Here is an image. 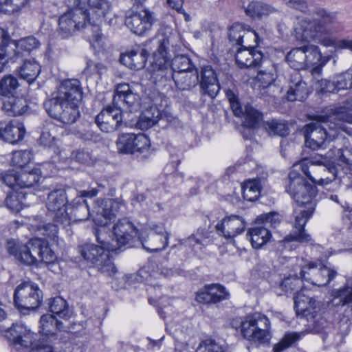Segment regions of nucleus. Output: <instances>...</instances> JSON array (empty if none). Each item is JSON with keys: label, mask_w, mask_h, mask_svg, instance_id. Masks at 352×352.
<instances>
[{"label": "nucleus", "mask_w": 352, "mask_h": 352, "mask_svg": "<svg viewBox=\"0 0 352 352\" xmlns=\"http://www.w3.org/2000/svg\"><path fill=\"white\" fill-rule=\"evenodd\" d=\"M301 169L313 183L318 185H327L337 177L336 168H327L322 166L311 164L310 166L305 161L293 165L288 179L287 191L296 203L294 210V230L285 240L287 241H296L300 243L311 242V237L305 231L304 227L307 221L311 217L316 207L314 198L316 195V188L308 184L305 178L298 172Z\"/></svg>", "instance_id": "obj_1"}, {"label": "nucleus", "mask_w": 352, "mask_h": 352, "mask_svg": "<svg viewBox=\"0 0 352 352\" xmlns=\"http://www.w3.org/2000/svg\"><path fill=\"white\" fill-rule=\"evenodd\" d=\"M162 31L158 36L157 49L153 53L148 68L151 78L157 82L171 77L179 89L190 90L198 84L199 72L196 68L184 72L172 74L169 69L168 51L170 45H177L176 41L179 39V34L167 27Z\"/></svg>", "instance_id": "obj_2"}, {"label": "nucleus", "mask_w": 352, "mask_h": 352, "mask_svg": "<svg viewBox=\"0 0 352 352\" xmlns=\"http://www.w3.org/2000/svg\"><path fill=\"white\" fill-rule=\"evenodd\" d=\"M6 248L16 261L26 265H36L38 262L50 264L56 259L48 243L39 238L32 239L27 243L10 239L7 241Z\"/></svg>", "instance_id": "obj_3"}, {"label": "nucleus", "mask_w": 352, "mask_h": 352, "mask_svg": "<svg viewBox=\"0 0 352 352\" xmlns=\"http://www.w3.org/2000/svg\"><path fill=\"white\" fill-rule=\"evenodd\" d=\"M87 11L81 8L72 9L61 15L58 20V33L62 38H67L80 28H85L89 35L90 43L95 46V43L99 44L102 41L100 25L102 21L96 22Z\"/></svg>", "instance_id": "obj_4"}, {"label": "nucleus", "mask_w": 352, "mask_h": 352, "mask_svg": "<svg viewBox=\"0 0 352 352\" xmlns=\"http://www.w3.org/2000/svg\"><path fill=\"white\" fill-rule=\"evenodd\" d=\"M343 122H352V116L347 114L343 107L331 115L318 116L305 126L306 146L314 150L323 147L328 135L326 126L330 129H344Z\"/></svg>", "instance_id": "obj_5"}, {"label": "nucleus", "mask_w": 352, "mask_h": 352, "mask_svg": "<svg viewBox=\"0 0 352 352\" xmlns=\"http://www.w3.org/2000/svg\"><path fill=\"white\" fill-rule=\"evenodd\" d=\"M95 236L98 245L87 243L78 246V251L85 261L94 265L102 273L112 276L116 274V268L109 256V252L113 250L107 248L109 232L107 228L99 227L95 230Z\"/></svg>", "instance_id": "obj_6"}, {"label": "nucleus", "mask_w": 352, "mask_h": 352, "mask_svg": "<svg viewBox=\"0 0 352 352\" xmlns=\"http://www.w3.org/2000/svg\"><path fill=\"white\" fill-rule=\"evenodd\" d=\"M314 15L316 16L314 19L305 17L298 20L294 27V36L297 41H307L332 33L331 25L336 22L334 14L319 8L314 11Z\"/></svg>", "instance_id": "obj_7"}, {"label": "nucleus", "mask_w": 352, "mask_h": 352, "mask_svg": "<svg viewBox=\"0 0 352 352\" xmlns=\"http://www.w3.org/2000/svg\"><path fill=\"white\" fill-rule=\"evenodd\" d=\"M285 60L288 65L294 69L311 68V73L313 76H319L329 58L323 56L318 46L305 45L292 49L287 53Z\"/></svg>", "instance_id": "obj_8"}, {"label": "nucleus", "mask_w": 352, "mask_h": 352, "mask_svg": "<svg viewBox=\"0 0 352 352\" xmlns=\"http://www.w3.org/2000/svg\"><path fill=\"white\" fill-rule=\"evenodd\" d=\"M243 337L256 344H267L272 337L270 320L264 315L255 313L232 322Z\"/></svg>", "instance_id": "obj_9"}, {"label": "nucleus", "mask_w": 352, "mask_h": 352, "mask_svg": "<svg viewBox=\"0 0 352 352\" xmlns=\"http://www.w3.org/2000/svg\"><path fill=\"white\" fill-rule=\"evenodd\" d=\"M42 300V291L32 282H23L15 289L14 302L19 309L34 310L40 306Z\"/></svg>", "instance_id": "obj_10"}, {"label": "nucleus", "mask_w": 352, "mask_h": 352, "mask_svg": "<svg viewBox=\"0 0 352 352\" xmlns=\"http://www.w3.org/2000/svg\"><path fill=\"white\" fill-rule=\"evenodd\" d=\"M300 275L305 280L314 285L323 287L327 285L337 275L334 268L323 264L321 261H311L304 265Z\"/></svg>", "instance_id": "obj_11"}, {"label": "nucleus", "mask_w": 352, "mask_h": 352, "mask_svg": "<svg viewBox=\"0 0 352 352\" xmlns=\"http://www.w3.org/2000/svg\"><path fill=\"white\" fill-rule=\"evenodd\" d=\"M113 238L110 235V239H107V248L116 251L133 241L135 238L139 239L140 233L131 221L124 218L113 226Z\"/></svg>", "instance_id": "obj_12"}, {"label": "nucleus", "mask_w": 352, "mask_h": 352, "mask_svg": "<svg viewBox=\"0 0 352 352\" xmlns=\"http://www.w3.org/2000/svg\"><path fill=\"white\" fill-rule=\"evenodd\" d=\"M118 153L122 154L146 155L150 148V140L143 133H122L116 142Z\"/></svg>", "instance_id": "obj_13"}, {"label": "nucleus", "mask_w": 352, "mask_h": 352, "mask_svg": "<svg viewBox=\"0 0 352 352\" xmlns=\"http://www.w3.org/2000/svg\"><path fill=\"white\" fill-rule=\"evenodd\" d=\"M67 197L65 189L55 188L47 195L46 206L49 215L54 223H58L63 227L68 226L69 218L66 211Z\"/></svg>", "instance_id": "obj_14"}, {"label": "nucleus", "mask_w": 352, "mask_h": 352, "mask_svg": "<svg viewBox=\"0 0 352 352\" xmlns=\"http://www.w3.org/2000/svg\"><path fill=\"white\" fill-rule=\"evenodd\" d=\"M48 115L65 124L74 123L80 116L78 106L51 98L44 103Z\"/></svg>", "instance_id": "obj_15"}, {"label": "nucleus", "mask_w": 352, "mask_h": 352, "mask_svg": "<svg viewBox=\"0 0 352 352\" xmlns=\"http://www.w3.org/2000/svg\"><path fill=\"white\" fill-rule=\"evenodd\" d=\"M155 21V13L145 8L140 12H132L126 14L125 25L134 34L143 35L151 30Z\"/></svg>", "instance_id": "obj_16"}, {"label": "nucleus", "mask_w": 352, "mask_h": 352, "mask_svg": "<svg viewBox=\"0 0 352 352\" xmlns=\"http://www.w3.org/2000/svg\"><path fill=\"white\" fill-rule=\"evenodd\" d=\"M4 336L15 346L29 348L37 340V334L23 324L14 323L4 331Z\"/></svg>", "instance_id": "obj_17"}, {"label": "nucleus", "mask_w": 352, "mask_h": 352, "mask_svg": "<svg viewBox=\"0 0 352 352\" xmlns=\"http://www.w3.org/2000/svg\"><path fill=\"white\" fill-rule=\"evenodd\" d=\"M96 123L102 131L113 132L122 123V111L113 105L109 106L97 115Z\"/></svg>", "instance_id": "obj_18"}, {"label": "nucleus", "mask_w": 352, "mask_h": 352, "mask_svg": "<svg viewBox=\"0 0 352 352\" xmlns=\"http://www.w3.org/2000/svg\"><path fill=\"white\" fill-rule=\"evenodd\" d=\"M125 208L124 202L119 199H108L101 202L98 207L96 216H93V220L100 227L106 228L108 222L122 209Z\"/></svg>", "instance_id": "obj_19"}, {"label": "nucleus", "mask_w": 352, "mask_h": 352, "mask_svg": "<svg viewBox=\"0 0 352 352\" xmlns=\"http://www.w3.org/2000/svg\"><path fill=\"white\" fill-rule=\"evenodd\" d=\"M53 98L74 106H79L82 98V90L79 80L76 79L64 80L59 87L58 96Z\"/></svg>", "instance_id": "obj_20"}, {"label": "nucleus", "mask_w": 352, "mask_h": 352, "mask_svg": "<svg viewBox=\"0 0 352 352\" xmlns=\"http://www.w3.org/2000/svg\"><path fill=\"white\" fill-rule=\"evenodd\" d=\"M25 134L24 125L20 121L13 119L0 121V138L10 144L22 140Z\"/></svg>", "instance_id": "obj_21"}, {"label": "nucleus", "mask_w": 352, "mask_h": 352, "mask_svg": "<svg viewBox=\"0 0 352 352\" xmlns=\"http://www.w3.org/2000/svg\"><path fill=\"white\" fill-rule=\"evenodd\" d=\"M294 309L298 316L309 318H316L320 310V302L315 298L309 297L303 293H298L294 298Z\"/></svg>", "instance_id": "obj_22"}, {"label": "nucleus", "mask_w": 352, "mask_h": 352, "mask_svg": "<svg viewBox=\"0 0 352 352\" xmlns=\"http://www.w3.org/2000/svg\"><path fill=\"white\" fill-rule=\"evenodd\" d=\"M199 82L201 91L214 98L219 91L220 86L215 71L210 65L201 68L199 72Z\"/></svg>", "instance_id": "obj_23"}, {"label": "nucleus", "mask_w": 352, "mask_h": 352, "mask_svg": "<svg viewBox=\"0 0 352 352\" xmlns=\"http://www.w3.org/2000/svg\"><path fill=\"white\" fill-rule=\"evenodd\" d=\"M245 226L246 223L242 217L232 214L218 223L216 229L219 234L226 239H231L241 234L245 230Z\"/></svg>", "instance_id": "obj_24"}, {"label": "nucleus", "mask_w": 352, "mask_h": 352, "mask_svg": "<svg viewBox=\"0 0 352 352\" xmlns=\"http://www.w3.org/2000/svg\"><path fill=\"white\" fill-rule=\"evenodd\" d=\"M140 96L131 89L129 84L118 85L113 98V105L122 110L138 105Z\"/></svg>", "instance_id": "obj_25"}, {"label": "nucleus", "mask_w": 352, "mask_h": 352, "mask_svg": "<svg viewBox=\"0 0 352 352\" xmlns=\"http://www.w3.org/2000/svg\"><path fill=\"white\" fill-rule=\"evenodd\" d=\"M263 57V53L250 45L241 46L235 54L236 63L241 68L259 65Z\"/></svg>", "instance_id": "obj_26"}, {"label": "nucleus", "mask_w": 352, "mask_h": 352, "mask_svg": "<svg viewBox=\"0 0 352 352\" xmlns=\"http://www.w3.org/2000/svg\"><path fill=\"white\" fill-rule=\"evenodd\" d=\"M229 293L219 284L206 285L204 289L197 293L196 300L200 303H217L229 298Z\"/></svg>", "instance_id": "obj_27"}, {"label": "nucleus", "mask_w": 352, "mask_h": 352, "mask_svg": "<svg viewBox=\"0 0 352 352\" xmlns=\"http://www.w3.org/2000/svg\"><path fill=\"white\" fill-rule=\"evenodd\" d=\"M66 211L69 218L68 226L72 222L87 220L89 217L94 215V212L91 213L89 210L87 201L81 197H75L67 206Z\"/></svg>", "instance_id": "obj_28"}, {"label": "nucleus", "mask_w": 352, "mask_h": 352, "mask_svg": "<svg viewBox=\"0 0 352 352\" xmlns=\"http://www.w3.org/2000/svg\"><path fill=\"white\" fill-rule=\"evenodd\" d=\"M148 54L146 49L138 47L122 54L120 60L127 67L139 70L144 67Z\"/></svg>", "instance_id": "obj_29"}, {"label": "nucleus", "mask_w": 352, "mask_h": 352, "mask_svg": "<svg viewBox=\"0 0 352 352\" xmlns=\"http://www.w3.org/2000/svg\"><path fill=\"white\" fill-rule=\"evenodd\" d=\"M309 94L307 83L303 81L298 74H296L294 79L290 82L289 89L287 90L286 98L288 101H303Z\"/></svg>", "instance_id": "obj_30"}, {"label": "nucleus", "mask_w": 352, "mask_h": 352, "mask_svg": "<svg viewBox=\"0 0 352 352\" xmlns=\"http://www.w3.org/2000/svg\"><path fill=\"white\" fill-rule=\"evenodd\" d=\"M228 38L231 42H235L238 45L242 46L243 38H254L256 44L260 40L258 34L255 31L245 32V25L243 23H235L228 30Z\"/></svg>", "instance_id": "obj_31"}, {"label": "nucleus", "mask_w": 352, "mask_h": 352, "mask_svg": "<svg viewBox=\"0 0 352 352\" xmlns=\"http://www.w3.org/2000/svg\"><path fill=\"white\" fill-rule=\"evenodd\" d=\"M139 240L143 248L151 252L162 251L168 245V238L157 236L155 234H147L145 236L144 232H142Z\"/></svg>", "instance_id": "obj_32"}, {"label": "nucleus", "mask_w": 352, "mask_h": 352, "mask_svg": "<svg viewBox=\"0 0 352 352\" xmlns=\"http://www.w3.org/2000/svg\"><path fill=\"white\" fill-rule=\"evenodd\" d=\"M332 298L329 302L332 307H343L352 302V281L347 283L339 289L331 291Z\"/></svg>", "instance_id": "obj_33"}, {"label": "nucleus", "mask_w": 352, "mask_h": 352, "mask_svg": "<svg viewBox=\"0 0 352 352\" xmlns=\"http://www.w3.org/2000/svg\"><path fill=\"white\" fill-rule=\"evenodd\" d=\"M276 12L277 9L274 7L262 1L250 2L245 9L247 16L258 19L266 18Z\"/></svg>", "instance_id": "obj_34"}, {"label": "nucleus", "mask_w": 352, "mask_h": 352, "mask_svg": "<svg viewBox=\"0 0 352 352\" xmlns=\"http://www.w3.org/2000/svg\"><path fill=\"white\" fill-rule=\"evenodd\" d=\"M248 237L255 249L261 248L272 238L270 231L264 226H254L248 230Z\"/></svg>", "instance_id": "obj_35"}, {"label": "nucleus", "mask_w": 352, "mask_h": 352, "mask_svg": "<svg viewBox=\"0 0 352 352\" xmlns=\"http://www.w3.org/2000/svg\"><path fill=\"white\" fill-rule=\"evenodd\" d=\"M114 0H90L89 14L96 22L103 21L111 8Z\"/></svg>", "instance_id": "obj_36"}, {"label": "nucleus", "mask_w": 352, "mask_h": 352, "mask_svg": "<svg viewBox=\"0 0 352 352\" xmlns=\"http://www.w3.org/2000/svg\"><path fill=\"white\" fill-rule=\"evenodd\" d=\"M27 102L22 98H8L3 104L2 109L9 116H21L27 110Z\"/></svg>", "instance_id": "obj_37"}, {"label": "nucleus", "mask_w": 352, "mask_h": 352, "mask_svg": "<svg viewBox=\"0 0 352 352\" xmlns=\"http://www.w3.org/2000/svg\"><path fill=\"white\" fill-rule=\"evenodd\" d=\"M7 196L5 199L6 208L12 212H19L26 206L25 194L23 191L16 190L6 191Z\"/></svg>", "instance_id": "obj_38"}, {"label": "nucleus", "mask_w": 352, "mask_h": 352, "mask_svg": "<svg viewBox=\"0 0 352 352\" xmlns=\"http://www.w3.org/2000/svg\"><path fill=\"white\" fill-rule=\"evenodd\" d=\"M43 174L41 168H33L31 171H21L19 173L18 187L20 188H30L39 183Z\"/></svg>", "instance_id": "obj_39"}, {"label": "nucleus", "mask_w": 352, "mask_h": 352, "mask_svg": "<svg viewBox=\"0 0 352 352\" xmlns=\"http://www.w3.org/2000/svg\"><path fill=\"white\" fill-rule=\"evenodd\" d=\"M162 118L160 111L156 107H150L140 115L137 122L142 130H146L155 125Z\"/></svg>", "instance_id": "obj_40"}, {"label": "nucleus", "mask_w": 352, "mask_h": 352, "mask_svg": "<svg viewBox=\"0 0 352 352\" xmlns=\"http://www.w3.org/2000/svg\"><path fill=\"white\" fill-rule=\"evenodd\" d=\"M306 331H288L286 332L280 340L275 344L272 348V352H283L290 346H294L305 335Z\"/></svg>", "instance_id": "obj_41"}, {"label": "nucleus", "mask_w": 352, "mask_h": 352, "mask_svg": "<svg viewBox=\"0 0 352 352\" xmlns=\"http://www.w3.org/2000/svg\"><path fill=\"white\" fill-rule=\"evenodd\" d=\"M41 72V67L34 60H26L19 69L21 78L28 83L33 82Z\"/></svg>", "instance_id": "obj_42"}, {"label": "nucleus", "mask_w": 352, "mask_h": 352, "mask_svg": "<svg viewBox=\"0 0 352 352\" xmlns=\"http://www.w3.org/2000/svg\"><path fill=\"white\" fill-rule=\"evenodd\" d=\"M41 331L45 335H54L58 330L63 329V322L52 314H44L40 319Z\"/></svg>", "instance_id": "obj_43"}, {"label": "nucleus", "mask_w": 352, "mask_h": 352, "mask_svg": "<svg viewBox=\"0 0 352 352\" xmlns=\"http://www.w3.org/2000/svg\"><path fill=\"white\" fill-rule=\"evenodd\" d=\"M32 226L41 233L52 240L58 236V224L55 223H43L41 217L35 216L33 217Z\"/></svg>", "instance_id": "obj_44"}, {"label": "nucleus", "mask_w": 352, "mask_h": 352, "mask_svg": "<svg viewBox=\"0 0 352 352\" xmlns=\"http://www.w3.org/2000/svg\"><path fill=\"white\" fill-rule=\"evenodd\" d=\"M243 125L246 128H255L261 121L262 114L249 104L244 106V111L241 116Z\"/></svg>", "instance_id": "obj_45"}, {"label": "nucleus", "mask_w": 352, "mask_h": 352, "mask_svg": "<svg viewBox=\"0 0 352 352\" xmlns=\"http://www.w3.org/2000/svg\"><path fill=\"white\" fill-rule=\"evenodd\" d=\"M50 311L65 320L70 318L72 312L69 310L65 300L60 296L55 297L50 300Z\"/></svg>", "instance_id": "obj_46"}, {"label": "nucleus", "mask_w": 352, "mask_h": 352, "mask_svg": "<svg viewBox=\"0 0 352 352\" xmlns=\"http://www.w3.org/2000/svg\"><path fill=\"white\" fill-rule=\"evenodd\" d=\"M205 239L204 232L197 230L195 233L192 234L188 238L180 240L179 244L189 248L193 252L197 253L204 248V241Z\"/></svg>", "instance_id": "obj_47"}, {"label": "nucleus", "mask_w": 352, "mask_h": 352, "mask_svg": "<svg viewBox=\"0 0 352 352\" xmlns=\"http://www.w3.org/2000/svg\"><path fill=\"white\" fill-rule=\"evenodd\" d=\"M263 126L270 135L286 136L289 128L284 120L272 119L264 122Z\"/></svg>", "instance_id": "obj_48"}, {"label": "nucleus", "mask_w": 352, "mask_h": 352, "mask_svg": "<svg viewBox=\"0 0 352 352\" xmlns=\"http://www.w3.org/2000/svg\"><path fill=\"white\" fill-rule=\"evenodd\" d=\"M302 280L304 278L298 277L297 275H289L285 278L280 283V287L286 293L295 292L296 295L298 293H302L300 290L302 288Z\"/></svg>", "instance_id": "obj_49"}, {"label": "nucleus", "mask_w": 352, "mask_h": 352, "mask_svg": "<svg viewBox=\"0 0 352 352\" xmlns=\"http://www.w3.org/2000/svg\"><path fill=\"white\" fill-rule=\"evenodd\" d=\"M196 69L190 59L184 55L176 56L171 62L170 68L173 73L184 72Z\"/></svg>", "instance_id": "obj_50"}, {"label": "nucleus", "mask_w": 352, "mask_h": 352, "mask_svg": "<svg viewBox=\"0 0 352 352\" xmlns=\"http://www.w3.org/2000/svg\"><path fill=\"white\" fill-rule=\"evenodd\" d=\"M310 324H309L307 330V333H318L321 334L322 339L324 340L326 338L325 329L327 327V321L320 316V315H316V318H309Z\"/></svg>", "instance_id": "obj_51"}, {"label": "nucleus", "mask_w": 352, "mask_h": 352, "mask_svg": "<svg viewBox=\"0 0 352 352\" xmlns=\"http://www.w3.org/2000/svg\"><path fill=\"white\" fill-rule=\"evenodd\" d=\"M93 128L94 126L91 124L84 125L82 127L75 131V135L77 138L85 141L98 142L101 140L102 138L100 134L94 131Z\"/></svg>", "instance_id": "obj_52"}, {"label": "nucleus", "mask_w": 352, "mask_h": 352, "mask_svg": "<svg viewBox=\"0 0 352 352\" xmlns=\"http://www.w3.org/2000/svg\"><path fill=\"white\" fill-rule=\"evenodd\" d=\"M19 86L18 80L12 75L4 76L0 80V94L7 96L13 93Z\"/></svg>", "instance_id": "obj_53"}, {"label": "nucleus", "mask_w": 352, "mask_h": 352, "mask_svg": "<svg viewBox=\"0 0 352 352\" xmlns=\"http://www.w3.org/2000/svg\"><path fill=\"white\" fill-rule=\"evenodd\" d=\"M32 154L28 150L16 151L12 153L11 164L13 166L23 168L32 160Z\"/></svg>", "instance_id": "obj_54"}, {"label": "nucleus", "mask_w": 352, "mask_h": 352, "mask_svg": "<svg viewBox=\"0 0 352 352\" xmlns=\"http://www.w3.org/2000/svg\"><path fill=\"white\" fill-rule=\"evenodd\" d=\"M282 216L276 212H270L258 215L256 219V223L269 224L273 228H276L282 221Z\"/></svg>", "instance_id": "obj_55"}, {"label": "nucleus", "mask_w": 352, "mask_h": 352, "mask_svg": "<svg viewBox=\"0 0 352 352\" xmlns=\"http://www.w3.org/2000/svg\"><path fill=\"white\" fill-rule=\"evenodd\" d=\"M242 194L244 199L254 201L259 197L260 191L256 183L248 182L242 186Z\"/></svg>", "instance_id": "obj_56"}, {"label": "nucleus", "mask_w": 352, "mask_h": 352, "mask_svg": "<svg viewBox=\"0 0 352 352\" xmlns=\"http://www.w3.org/2000/svg\"><path fill=\"white\" fill-rule=\"evenodd\" d=\"M18 178H19V173L12 170H8L7 173H5L2 178V184L4 185V186L0 187V190H3L6 192L4 190V187L7 188L6 191H11L12 190H15V187H18Z\"/></svg>", "instance_id": "obj_57"}, {"label": "nucleus", "mask_w": 352, "mask_h": 352, "mask_svg": "<svg viewBox=\"0 0 352 352\" xmlns=\"http://www.w3.org/2000/svg\"><path fill=\"white\" fill-rule=\"evenodd\" d=\"M336 91L346 89L352 86V76L349 73H342L335 76L332 79Z\"/></svg>", "instance_id": "obj_58"}, {"label": "nucleus", "mask_w": 352, "mask_h": 352, "mask_svg": "<svg viewBox=\"0 0 352 352\" xmlns=\"http://www.w3.org/2000/svg\"><path fill=\"white\" fill-rule=\"evenodd\" d=\"M28 0H1L3 11L8 13L19 12L28 3Z\"/></svg>", "instance_id": "obj_59"}, {"label": "nucleus", "mask_w": 352, "mask_h": 352, "mask_svg": "<svg viewBox=\"0 0 352 352\" xmlns=\"http://www.w3.org/2000/svg\"><path fill=\"white\" fill-rule=\"evenodd\" d=\"M197 352H224V349L221 345L214 340L208 339L199 344Z\"/></svg>", "instance_id": "obj_60"}, {"label": "nucleus", "mask_w": 352, "mask_h": 352, "mask_svg": "<svg viewBox=\"0 0 352 352\" xmlns=\"http://www.w3.org/2000/svg\"><path fill=\"white\" fill-rule=\"evenodd\" d=\"M17 46L23 50L31 52L39 47L40 42L34 36H28L19 40Z\"/></svg>", "instance_id": "obj_61"}, {"label": "nucleus", "mask_w": 352, "mask_h": 352, "mask_svg": "<svg viewBox=\"0 0 352 352\" xmlns=\"http://www.w3.org/2000/svg\"><path fill=\"white\" fill-rule=\"evenodd\" d=\"M71 157L82 164H90L93 162L91 154L87 149H78L73 151Z\"/></svg>", "instance_id": "obj_62"}, {"label": "nucleus", "mask_w": 352, "mask_h": 352, "mask_svg": "<svg viewBox=\"0 0 352 352\" xmlns=\"http://www.w3.org/2000/svg\"><path fill=\"white\" fill-rule=\"evenodd\" d=\"M323 44L326 46H334L340 49H349L352 51V40L342 39L338 41L324 40Z\"/></svg>", "instance_id": "obj_63"}, {"label": "nucleus", "mask_w": 352, "mask_h": 352, "mask_svg": "<svg viewBox=\"0 0 352 352\" xmlns=\"http://www.w3.org/2000/svg\"><path fill=\"white\" fill-rule=\"evenodd\" d=\"M316 86L322 93H333L336 91L333 80L321 79L318 80Z\"/></svg>", "instance_id": "obj_64"}]
</instances>
